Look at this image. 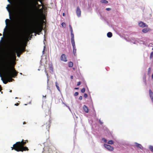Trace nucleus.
Masks as SVG:
<instances>
[{"label": "nucleus", "mask_w": 153, "mask_h": 153, "mask_svg": "<svg viewBox=\"0 0 153 153\" xmlns=\"http://www.w3.org/2000/svg\"><path fill=\"white\" fill-rule=\"evenodd\" d=\"M16 59L15 53L12 52L10 53V56L3 64L2 72L4 80L2 78L1 79L5 84H7L8 82H11L13 80L12 78L15 77L17 75L18 72L11 64V60H15Z\"/></svg>", "instance_id": "obj_1"}, {"label": "nucleus", "mask_w": 153, "mask_h": 153, "mask_svg": "<svg viewBox=\"0 0 153 153\" xmlns=\"http://www.w3.org/2000/svg\"><path fill=\"white\" fill-rule=\"evenodd\" d=\"M32 24L33 27L30 31L28 35L30 36L34 32L39 35V33H40L43 29V27L42 25H40L38 19L36 18L34 19L32 21Z\"/></svg>", "instance_id": "obj_2"}, {"label": "nucleus", "mask_w": 153, "mask_h": 153, "mask_svg": "<svg viewBox=\"0 0 153 153\" xmlns=\"http://www.w3.org/2000/svg\"><path fill=\"white\" fill-rule=\"evenodd\" d=\"M27 142H24L23 139H22L21 142H17L14 144L13 147H11L12 150L13 149L17 152H23L24 151H28V148L26 146H24L25 145Z\"/></svg>", "instance_id": "obj_3"}, {"label": "nucleus", "mask_w": 153, "mask_h": 153, "mask_svg": "<svg viewBox=\"0 0 153 153\" xmlns=\"http://www.w3.org/2000/svg\"><path fill=\"white\" fill-rule=\"evenodd\" d=\"M27 38L26 36L25 35L21 36V37H19V36L18 37L17 36V37L15 38L13 40L11 44L13 46H16L19 43L24 42Z\"/></svg>", "instance_id": "obj_4"}, {"label": "nucleus", "mask_w": 153, "mask_h": 153, "mask_svg": "<svg viewBox=\"0 0 153 153\" xmlns=\"http://www.w3.org/2000/svg\"><path fill=\"white\" fill-rule=\"evenodd\" d=\"M16 10L18 14L20 16V19H22V18L25 17L26 14V9L23 7H21L19 8L17 7H16Z\"/></svg>", "instance_id": "obj_5"}, {"label": "nucleus", "mask_w": 153, "mask_h": 153, "mask_svg": "<svg viewBox=\"0 0 153 153\" xmlns=\"http://www.w3.org/2000/svg\"><path fill=\"white\" fill-rule=\"evenodd\" d=\"M15 51L16 53L17 56L19 57L21 53L25 51V50L22 47L17 46L15 48Z\"/></svg>", "instance_id": "obj_6"}, {"label": "nucleus", "mask_w": 153, "mask_h": 153, "mask_svg": "<svg viewBox=\"0 0 153 153\" xmlns=\"http://www.w3.org/2000/svg\"><path fill=\"white\" fill-rule=\"evenodd\" d=\"M51 123V120H49L47 123L42 126V129L44 130H47L49 132Z\"/></svg>", "instance_id": "obj_7"}, {"label": "nucleus", "mask_w": 153, "mask_h": 153, "mask_svg": "<svg viewBox=\"0 0 153 153\" xmlns=\"http://www.w3.org/2000/svg\"><path fill=\"white\" fill-rule=\"evenodd\" d=\"M138 25L139 27L142 28L144 27H148L147 25H146L145 23L142 21H140L139 22Z\"/></svg>", "instance_id": "obj_8"}, {"label": "nucleus", "mask_w": 153, "mask_h": 153, "mask_svg": "<svg viewBox=\"0 0 153 153\" xmlns=\"http://www.w3.org/2000/svg\"><path fill=\"white\" fill-rule=\"evenodd\" d=\"M104 146L108 150L112 151L114 150V148L110 145L104 144Z\"/></svg>", "instance_id": "obj_9"}, {"label": "nucleus", "mask_w": 153, "mask_h": 153, "mask_svg": "<svg viewBox=\"0 0 153 153\" xmlns=\"http://www.w3.org/2000/svg\"><path fill=\"white\" fill-rule=\"evenodd\" d=\"M60 59L61 61L65 62H66L67 61L66 55L65 54H63L61 55L60 57Z\"/></svg>", "instance_id": "obj_10"}, {"label": "nucleus", "mask_w": 153, "mask_h": 153, "mask_svg": "<svg viewBox=\"0 0 153 153\" xmlns=\"http://www.w3.org/2000/svg\"><path fill=\"white\" fill-rule=\"evenodd\" d=\"M76 13L77 16L79 17L81 15V11L79 7H77L76 8Z\"/></svg>", "instance_id": "obj_11"}, {"label": "nucleus", "mask_w": 153, "mask_h": 153, "mask_svg": "<svg viewBox=\"0 0 153 153\" xmlns=\"http://www.w3.org/2000/svg\"><path fill=\"white\" fill-rule=\"evenodd\" d=\"M12 7L11 5L8 4V5L6 7L7 10L9 13V16H10L11 13V10L10 9H11Z\"/></svg>", "instance_id": "obj_12"}, {"label": "nucleus", "mask_w": 153, "mask_h": 153, "mask_svg": "<svg viewBox=\"0 0 153 153\" xmlns=\"http://www.w3.org/2000/svg\"><path fill=\"white\" fill-rule=\"evenodd\" d=\"M151 30V29L149 28H145L142 30V32L143 33H146L150 31Z\"/></svg>", "instance_id": "obj_13"}, {"label": "nucleus", "mask_w": 153, "mask_h": 153, "mask_svg": "<svg viewBox=\"0 0 153 153\" xmlns=\"http://www.w3.org/2000/svg\"><path fill=\"white\" fill-rule=\"evenodd\" d=\"M149 94L151 100L153 102V93L151 89L149 90Z\"/></svg>", "instance_id": "obj_14"}, {"label": "nucleus", "mask_w": 153, "mask_h": 153, "mask_svg": "<svg viewBox=\"0 0 153 153\" xmlns=\"http://www.w3.org/2000/svg\"><path fill=\"white\" fill-rule=\"evenodd\" d=\"M135 144H136V146L137 147L141 149H143V147L141 144H139L137 143H135Z\"/></svg>", "instance_id": "obj_15"}, {"label": "nucleus", "mask_w": 153, "mask_h": 153, "mask_svg": "<svg viewBox=\"0 0 153 153\" xmlns=\"http://www.w3.org/2000/svg\"><path fill=\"white\" fill-rule=\"evenodd\" d=\"M73 53L74 54V55L75 56H76V46H73Z\"/></svg>", "instance_id": "obj_16"}, {"label": "nucleus", "mask_w": 153, "mask_h": 153, "mask_svg": "<svg viewBox=\"0 0 153 153\" xmlns=\"http://www.w3.org/2000/svg\"><path fill=\"white\" fill-rule=\"evenodd\" d=\"M83 109L84 111L86 113H87L88 112V109L87 108V106L84 105H83Z\"/></svg>", "instance_id": "obj_17"}, {"label": "nucleus", "mask_w": 153, "mask_h": 153, "mask_svg": "<svg viewBox=\"0 0 153 153\" xmlns=\"http://www.w3.org/2000/svg\"><path fill=\"white\" fill-rule=\"evenodd\" d=\"M71 42L73 46H75L74 38H73V37L71 38Z\"/></svg>", "instance_id": "obj_18"}, {"label": "nucleus", "mask_w": 153, "mask_h": 153, "mask_svg": "<svg viewBox=\"0 0 153 153\" xmlns=\"http://www.w3.org/2000/svg\"><path fill=\"white\" fill-rule=\"evenodd\" d=\"M112 33L111 32H108L107 34V36L109 38H110L112 36Z\"/></svg>", "instance_id": "obj_19"}, {"label": "nucleus", "mask_w": 153, "mask_h": 153, "mask_svg": "<svg viewBox=\"0 0 153 153\" xmlns=\"http://www.w3.org/2000/svg\"><path fill=\"white\" fill-rule=\"evenodd\" d=\"M100 2L102 4H107L108 2L106 0H102L100 1Z\"/></svg>", "instance_id": "obj_20"}, {"label": "nucleus", "mask_w": 153, "mask_h": 153, "mask_svg": "<svg viewBox=\"0 0 153 153\" xmlns=\"http://www.w3.org/2000/svg\"><path fill=\"white\" fill-rule=\"evenodd\" d=\"M68 65L69 67H72L73 66V63L72 62H68Z\"/></svg>", "instance_id": "obj_21"}, {"label": "nucleus", "mask_w": 153, "mask_h": 153, "mask_svg": "<svg viewBox=\"0 0 153 153\" xmlns=\"http://www.w3.org/2000/svg\"><path fill=\"white\" fill-rule=\"evenodd\" d=\"M108 143L109 144H113L114 143V142L112 140H110L108 141Z\"/></svg>", "instance_id": "obj_22"}, {"label": "nucleus", "mask_w": 153, "mask_h": 153, "mask_svg": "<svg viewBox=\"0 0 153 153\" xmlns=\"http://www.w3.org/2000/svg\"><path fill=\"white\" fill-rule=\"evenodd\" d=\"M55 84H56V88H57V89H58V90L59 91H60V88L58 85V83L57 82H56L55 83Z\"/></svg>", "instance_id": "obj_23"}, {"label": "nucleus", "mask_w": 153, "mask_h": 153, "mask_svg": "<svg viewBox=\"0 0 153 153\" xmlns=\"http://www.w3.org/2000/svg\"><path fill=\"white\" fill-rule=\"evenodd\" d=\"M151 73V68H149L148 70V74L149 75H150Z\"/></svg>", "instance_id": "obj_24"}, {"label": "nucleus", "mask_w": 153, "mask_h": 153, "mask_svg": "<svg viewBox=\"0 0 153 153\" xmlns=\"http://www.w3.org/2000/svg\"><path fill=\"white\" fill-rule=\"evenodd\" d=\"M62 26L63 27H65V22H63L61 24Z\"/></svg>", "instance_id": "obj_25"}, {"label": "nucleus", "mask_w": 153, "mask_h": 153, "mask_svg": "<svg viewBox=\"0 0 153 153\" xmlns=\"http://www.w3.org/2000/svg\"><path fill=\"white\" fill-rule=\"evenodd\" d=\"M18 27H17L18 28H17V30H18L17 31H18V32H19V31L20 32V31L21 30V29L20 28V26H19V25H18Z\"/></svg>", "instance_id": "obj_26"}, {"label": "nucleus", "mask_w": 153, "mask_h": 153, "mask_svg": "<svg viewBox=\"0 0 153 153\" xmlns=\"http://www.w3.org/2000/svg\"><path fill=\"white\" fill-rule=\"evenodd\" d=\"M85 88H82V89H81V92L82 93H83L85 91Z\"/></svg>", "instance_id": "obj_27"}, {"label": "nucleus", "mask_w": 153, "mask_h": 153, "mask_svg": "<svg viewBox=\"0 0 153 153\" xmlns=\"http://www.w3.org/2000/svg\"><path fill=\"white\" fill-rule=\"evenodd\" d=\"M149 149L152 152H153V146H150L149 147Z\"/></svg>", "instance_id": "obj_28"}, {"label": "nucleus", "mask_w": 153, "mask_h": 153, "mask_svg": "<svg viewBox=\"0 0 153 153\" xmlns=\"http://www.w3.org/2000/svg\"><path fill=\"white\" fill-rule=\"evenodd\" d=\"M33 1H39L41 2V4H42V2L41 0H33Z\"/></svg>", "instance_id": "obj_29"}, {"label": "nucleus", "mask_w": 153, "mask_h": 153, "mask_svg": "<svg viewBox=\"0 0 153 153\" xmlns=\"http://www.w3.org/2000/svg\"><path fill=\"white\" fill-rule=\"evenodd\" d=\"M69 26V27H70V30L71 32H73V30L72 28V27L71 26V25H70Z\"/></svg>", "instance_id": "obj_30"}, {"label": "nucleus", "mask_w": 153, "mask_h": 153, "mask_svg": "<svg viewBox=\"0 0 153 153\" xmlns=\"http://www.w3.org/2000/svg\"><path fill=\"white\" fill-rule=\"evenodd\" d=\"M34 4H35V6L36 7V5H38V3L37 1H33Z\"/></svg>", "instance_id": "obj_31"}, {"label": "nucleus", "mask_w": 153, "mask_h": 153, "mask_svg": "<svg viewBox=\"0 0 153 153\" xmlns=\"http://www.w3.org/2000/svg\"><path fill=\"white\" fill-rule=\"evenodd\" d=\"M73 33V32H71V37H73V38H74V35Z\"/></svg>", "instance_id": "obj_32"}, {"label": "nucleus", "mask_w": 153, "mask_h": 153, "mask_svg": "<svg viewBox=\"0 0 153 153\" xmlns=\"http://www.w3.org/2000/svg\"><path fill=\"white\" fill-rule=\"evenodd\" d=\"M150 58H153V52H152L150 54Z\"/></svg>", "instance_id": "obj_33"}, {"label": "nucleus", "mask_w": 153, "mask_h": 153, "mask_svg": "<svg viewBox=\"0 0 153 153\" xmlns=\"http://www.w3.org/2000/svg\"><path fill=\"white\" fill-rule=\"evenodd\" d=\"M79 94V93L77 92H76L74 93V95L75 96H77Z\"/></svg>", "instance_id": "obj_34"}, {"label": "nucleus", "mask_w": 153, "mask_h": 153, "mask_svg": "<svg viewBox=\"0 0 153 153\" xmlns=\"http://www.w3.org/2000/svg\"><path fill=\"white\" fill-rule=\"evenodd\" d=\"M102 140L104 142H106L107 140L105 138H102Z\"/></svg>", "instance_id": "obj_35"}, {"label": "nucleus", "mask_w": 153, "mask_h": 153, "mask_svg": "<svg viewBox=\"0 0 153 153\" xmlns=\"http://www.w3.org/2000/svg\"><path fill=\"white\" fill-rule=\"evenodd\" d=\"M84 97L86 98L88 97V95L86 94H84Z\"/></svg>", "instance_id": "obj_36"}, {"label": "nucleus", "mask_w": 153, "mask_h": 153, "mask_svg": "<svg viewBox=\"0 0 153 153\" xmlns=\"http://www.w3.org/2000/svg\"><path fill=\"white\" fill-rule=\"evenodd\" d=\"M106 10L107 11H109L111 10V8H106Z\"/></svg>", "instance_id": "obj_37"}, {"label": "nucleus", "mask_w": 153, "mask_h": 153, "mask_svg": "<svg viewBox=\"0 0 153 153\" xmlns=\"http://www.w3.org/2000/svg\"><path fill=\"white\" fill-rule=\"evenodd\" d=\"M81 84V82H77V86H79Z\"/></svg>", "instance_id": "obj_38"}, {"label": "nucleus", "mask_w": 153, "mask_h": 153, "mask_svg": "<svg viewBox=\"0 0 153 153\" xmlns=\"http://www.w3.org/2000/svg\"><path fill=\"white\" fill-rule=\"evenodd\" d=\"M82 96H80L79 97V99L80 100H82Z\"/></svg>", "instance_id": "obj_39"}, {"label": "nucleus", "mask_w": 153, "mask_h": 153, "mask_svg": "<svg viewBox=\"0 0 153 153\" xmlns=\"http://www.w3.org/2000/svg\"><path fill=\"white\" fill-rule=\"evenodd\" d=\"M7 21H9V19H6L5 20V22H6V25H7Z\"/></svg>", "instance_id": "obj_40"}, {"label": "nucleus", "mask_w": 153, "mask_h": 153, "mask_svg": "<svg viewBox=\"0 0 153 153\" xmlns=\"http://www.w3.org/2000/svg\"><path fill=\"white\" fill-rule=\"evenodd\" d=\"M39 10L40 11H43V7L42 8L39 9Z\"/></svg>", "instance_id": "obj_41"}, {"label": "nucleus", "mask_w": 153, "mask_h": 153, "mask_svg": "<svg viewBox=\"0 0 153 153\" xmlns=\"http://www.w3.org/2000/svg\"><path fill=\"white\" fill-rule=\"evenodd\" d=\"M19 105V104L18 103H16L15 104V105H16V106H18Z\"/></svg>", "instance_id": "obj_42"}, {"label": "nucleus", "mask_w": 153, "mask_h": 153, "mask_svg": "<svg viewBox=\"0 0 153 153\" xmlns=\"http://www.w3.org/2000/svg\"><path fill=\"white\" fill-rule=\"evenodd\" d=\"M21 23V22H18V25H19V26H20V24H21V23Z\"/></svg>", "instance_id": "obj_43"}, {"label": "nucleus", "mask_w": 153, "mask_h": 153, "mask_svg": "<svg viewBox=\"0 0 153 153\" xmlns=\"http://www.w3.org/2000/svg\"><path fill=\"white\" fill-rule=\"evenodd\" d=\"M5 29H6V28H4V32L3 33V36H4V33H5L4 31H5Z\"/></svg>", "instance_id": "obj_44"}, {"label": "nucleus", "mask_w": 153, "mask_h": 153, "mask_svg": "<svg viewBox=\"0 0 153 153\" xmlns=\"http://www.w3.org/2000/svg\"><path fill=\"white\" fill-rule=\"evenodd\" d=\"M2 90L1 87V85H0V92L1 91V90Z\"/></svg>", "instance_id": "obj_45"}, {"label": "nucleus", "mask_w": 153, "mask_h": 153, "mask_svg": "<svg viewBox=\"0 0 153 153\" xmlns=\"http://www.w3.org/2000/svg\"><path fill=\"white\" fill-rule=\"evenodd\" d=\"M38 7H40L41 6V5L38 4Z\"/></svg>", "instance_id": "obj_46"}, {"label": "nucleus", "mask_w": 153, "mask_h": 153, "mask_svg": "<svg viewBox=\"0 0 153 153\" xmlns=\"http://www.w3.org/2000/svg\"><path fill=\"white\" fill-rule=\"evenodd\" d=\"M71 78L72 79H73V76H71Z\"/></svg>", "instance_id": "obj_47"}, {"label": "nucleus", "mask_w": 153, "mask_h": 153, "mask_svg": "<svg viewBox=\"0 0 153 153\" xmlns=\"http://www.w3.org/2000/svg\"><path fill=\"white\" fill-rule=\"evenodd\" d=\"M65 13H63V14H62V16H65Z\"/></svg>", "instance_id": "obj_48"}, {"label": "nucleus", "mask_w": 153, "mask_h": 153, "mask_svg": "<svg viewBox=\"0 0 153 153\" xmlns=\"http://www.w3.org/2000/svg\"><path fill=\"white\" fill-rule=\"evenodd\" d=\"M79 89V88H78V87H77V88H75V89H76V90H77V89Z\"/></svg>", "instance_id": "obj_49"}, {"label": "nucleus", "mask_w": 153, "mask_h": 153, "mask_svg": "<svg viewBox=\"0 0 153 153\" xmlns=\"http://www.w3.org/2000/svg\"><path fill=\"white\" fill-rule=\"evenodd\" d=\"M25 141L27 143H28V140H25Z\"/></svg>", "instance_id": "obj_50"}, {"label": "nucleus", "mask_w": 153, "mask_h": 153, "mask_svg": "<svg viewBox=\"0 0 153 153\" xmlns=\"http://www.w3.org/2000/svg\"><path fill=\"white\" fill-rule=\"evenodd\" d=\"M23 124H26V123L25 122H24L23 123Z\"/></svg>", "instance_id": "obj_51"}, {"label": "nucleus", "mask_w": 153, "mask_h": 153, "mask_svg": "<svg viewBox=\"0 0 153 153\" xmlns=\"http://www.w3.org/2000/svg\"><path fill=\"white\" fill-rule=\"evenodd\" d=\"M50 69H52V70L53 69V68H51Z\"/></svg>", "instance_id": "obj_52"}, {"label": "nucleus", "mask_w": 153, "mask_h": 153, "mask_svg": "<svg viewBox=\"0 0 153 153\" xmlns=\"http://www.w3.org/2000/svg\"><path fill=\"white\" fill-rule=\"evenodd\" d=\"M2 35V34L1 33H0V36H1Z\"/></svg>", "instance_id": "obj_53"}, {"label": "nucleus", "mask_w": 153, "mask_h": 153, "mask_svg": "<svg viewBox=\"0 0 153 153\" xmlns=\"http://www.w3.org/2000/svg\"><path fill=\"white\" fill-rule=\"evenodd\" d=\"M10 92H12V90H10Z\"/></svg>", "instance_id": "obj_54"}, {"label": "nucleus", "mask_w": 153, "mask_h": 153, "mask_svg": "<svg viewBox=\"0 0 153 153\" xmlns=\"http://www.w3.org/2000/svg\"><path fill=\"white\" fill-rule=\"evenodd\" d=\"M19 32H20L19 31V32H18V33H19Z\"/></svg>", "instance_id": "obj_55"}]
</instances>
